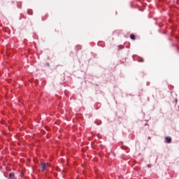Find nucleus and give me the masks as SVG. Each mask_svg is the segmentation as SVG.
<instances>
[{
    "label": "nucleus",
    "mask_w": 179,
    "mask_h": 179,
    "mask_svg": "<svg viewBox=\"0 0 179 179\" xmlns=\"http://www.w3.org/2000/svg\"><path fill=\"white\" fill-rule=\"evenodd\" d=\"M41 171L45 170V162H42L40 165Z\"/></svg>",
    "instance_id": "f257e3e1"
},
{
    "label": "nucleus",
    "mask_w": 179,
    "mask_h": 179,
    "mask_svg": "<svg viewBox=\"0 0 179 179\" xmlns=\"http://www.w3.org/2000/svg\"><path fill=\"white\" fill-rule=\"evenodd\" d=\"M166 143H171V137H165Z\"/></svg>",
    "instance_id": "f03ea898"
},
{
    "label": "nucleus",
    "mask_w": 179,
    "mask_h": 179,
    "mask_svg": "<svg viewBox=\"0 0 179 179\" xmlns=\"http://www.w3.org/2000/svg\"><path fill=\"white\" fill-rule=\"evenodd\" d=\"M9 178L10 179H15V173H10L9 174Z\"/></svg>",
    "instance_id": "7ed1b4c3"
},
{
    "label": "nucleus",
    "mask_w": 179,
    "mask_h": 179,
    "mask_svg": "<svg viewBox=\"0 0 179 179\" xmlns=\"http://www.w3.org/2000/svg\"><path fill=\"white\" fill-rule=\"evenodd\" d=\"M130 38H131V40H135V36H134V34H131V35H130Z\"/></svg>",
    "instance_id": "20e7f679"
},
{
    "label": "nucleus",
    "mask_w": 179,
    "mask_h": 179,
    "mask_svg": "<svg viewBox=\"0 0 179 179\" xmlns=\"http://www.w3.org/2000/svg\"><path fill=\"white\" fill-rule=\"evenodd\" d=\"M119 48H120V50H122V48H124V46L120 45V46H119Z\"/></svg>",
    "instance_id": "39448f33"
}]
</instances>
